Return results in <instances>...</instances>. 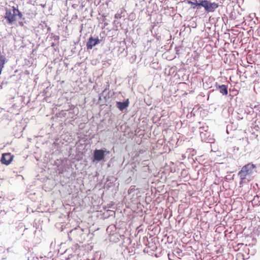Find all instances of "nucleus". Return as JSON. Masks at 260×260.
<instances>
[{"label":"nucleus","mask_w":260,"mask_h":260,"mask_svg":"<svg viewBox=\"0 0 260 260\" xmlns=\"http://www.w3.org/2000/svg\"><path fill=\"white\" fill-rule=\"evenodd\" d=\"M217 89L223 95H226L228 94V87L225 85H219Z\"/></svg>","instance_id":"8"},{"label":"nucleus","mask_w":260,"mask_h":260,"mask_svg":"<svg viewBox=\"0 0 260 260\" xmlns=\"http://www.w3.org/2000/svg\"><path fill=\"white\" fill-rule=\"evenodd\" d=\"M13 158V156L10 153H4L3 154L1 162L3 164L9 165L11 164Z\"/></svg>","instance_id":"5"},{"label":"nucleus","mask_w":260,"mask_h":260,"mask_svg":"<svg viewBox=\"0 0 260 260\" xmlns=\"http://www.w3.org/2000/svg\"><path fill=\"white\" fill-rule=\"evenodd\" d=\"M100 40L98 39H93L92 37H91L88 39V42L86 44V47L87 49H91L93 46L99 44Z\"/></svg>","instance_id":"6"},{"label":"nucleus","mask_w":260,"mask_h":260,"mask_svg":"<svg viewBox=\"0 0 260 260\" xmlns=\"http://www.w3.org/2000/svg\"><path fill=\"white\" fill-rule=\"evenodd\" d=\"M128 105H129V101H128V99H127V100L124 102H116L117 107L120 111H123L124 109L126 108L128 106Z\"/></svg>","instance_id":"7"},{"label":"nucleus","mask_w":260,"mask_h":260,"mask_svg":"<svg viewBox=\"0 0 260 260\" xmlns=\"http://www.w3.org/2000/svg\"><path fill=\"white\" fill-rule=\"evenodd\" d=\"M254 166L248 164L244 166L239 173V176L242 181H243L247 177L250 176L253 172Z\"/></svg>","instance_id":"2"},{"label":"nucleus","mask_w":260,"mask_h":260,"mask_svg":"<svg viewBox=\"0 0 260 260\" xmlns=\"http://www.w3.org/2000/svg\"><path fill=\"white\" fill-rule=\"evenodd\" d=\"M105 151L102 149H95L93 153L94 160L101 161L105 157Z\"/></svg>","instance_id":"4"},{"label":"nucleus","mask_w":260,"mask_h":260,"mask_svg":"<svg viewBox=\"0 0 260 260\" xmlns=\"http://www.w3.org/2000/svg\"><path fill=\"white\" fill-rule=\"evenodd\" d=\"M19 24H20L21 26H23V22H19Z\"/></svg>","instance_id":"10"},{"label":"nucleus","mask_w":260,"mask_h":260,"mask_svg":"<svg viewBox=\"0 0 260 260\" xmlns=\"http://www.w3.org/2000/svg\"><path fill=\"white\" fill-rule=\"evenodd\" d=\"M22 16V13L14 6H13L11 9H6L5 18L9 24H13L16 21L17 17L21 19Z\"/></svg>","instance_id":"1"},{"label":"nucleus","mask_w":260,"mask_h":260,"mask_svg":"<svg viewBox=\"0 0 260 260\" xmlns=\"http://www.w3.org/2000/svg\"><path fill=\"white\" fill-rule=\"evenodd\" d=\"M187 2L188 4L191 5L192 8L194 9H196L198 6H201L200 2L198 3L197 0H196V2H193L191 1H187Z\"/></svg>","instance_id":"9"},{"label":"nucleus","mask_w":260,"mask_h":260,"mask_svg":"<svg viewBox=\"0 0 260 260\" xmlns=\"http://www.w3.org/2000/svg\"><path fill=\"white\" fill-rule=\"evenodd\" d=\"M201 6L204 8L207 12H213L218 7V4L216 3H210L207 0L200 1Z\"/></svg>","instance_id":"3"}]
</instances>
